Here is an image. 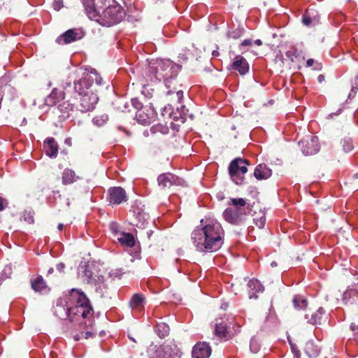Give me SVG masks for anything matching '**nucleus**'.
I'll return each mask as SVG.
<instances>
[{"label":"nucleus","mask_w":358,"mask_h":358,"mask_svg":"<svg viewBox=\"0 0 358 358\" xmlns=\"http://www.w3.org/2000/svg\"><path fill=\"white\" fill-rule=\"evenodd\" d=\"M125 16L124 9L120 5L115 4L108 6L103 13H99L95 22L106 27H110L120 22Z\"/></svg>","instance_id":"4"},{"label":"nucleus","mask_w":358,"mask_h":358,"mask_svg":"<svg viewBox=\"0 0 358 358\" xmlns=\"http://www.w3.org/2000/svg\"><path fill=\"white\" fill-rule=\"evenodd\" d=\"M84 277L87 278L88 282H92L96 280L92 271L88 268H86L84 271Z\"/></svg>","instance_id":"40"},{"label":"nucleus","mask_w":358,"mask_h":358,"mask_svg":"<svg viewBox=\"0 0 358 358\" xmlns=\"http://www.w3.org/2000/svg\"><path fill=\"white\" fill-rule=\"evenodd\" d=\"M56 268L59 272L62 273L64 271L65 264L64 263H59L57 264Z\"/></svg>","instance_id":"46"},{"label":"nucleus","mask_w":358,"mask_h":358,"mask_svg":"<svg viewBox=\"0 0 358 358\" xmlns=\"http://www.w3.org/2000/svg\"><path fill=\"white\" fill-rule=\"evenodd\" d=\"M108 119V115L104 114L94 117L92 121L94 124L101 127L107 122Z\"/></svg>","instance_id":"35"},{"label":"nucleus","mask_w":358,"mask_h":358,"mask_svg":"<svg viewBox=\"0 0 358 358\" xmlns=\"http://www.w3.org/2000/svg\"><path fill=\"white\" fill-rule=\"evenodd\" d=\"M62 184L64 185H68L76 182L78 179H80V177L76 176L74 171L66 168L62 173Z\"/></svg>","instance_id":"24"},{"label":"nucleus","mask_w":358,"mask_h":358,"mask_svg":"<svg viewBox=\"0 0 358 358\" xmlns=\"http://www.w3.org/2000/svg\"><path fill=\"white\" fill-rule=\"evenodd\" d=\"M69 299L71 301L73 306L88 307L92 306L89 299L85 294L78 289H72L70 292Z\"/></svg>","instance_id":"13"},{"label":"nucleus","mask_w":358,"mask_h":358,"mask_svg":"<svg viewBox=\"0 0 358 358\" xmlns=\"http://www.w3.org/2000/svg\"><path fill=\"white\" fill-rule=\"evenodd\" d=\"M53 6L55 10H59L62 7V0L55 1L53 3Z\"/></svg>","instance_id":"44"},{"label":"nucleus","mask_w":358,"mask_h":358,"mask_svg":"<svg viewBox=\"0 0 358 358\" xmlns=\"http://www.w3.org/2000/svg\"><path fill=\"white\" fill-rule=\"evenodd\" d=\"M298 145L304 155L309 156L317 154L320 149L319 138L316 136H307L300 140Z\"/></svg>","instance_id":"6"},{"label":"nucleus","mask_w":358,"mask_h":358,"mask_svg":"<svg viewBox=\"0 0 358 358\" xmlns=\"http://www.w3.org/2000/svg\"><path fill=\"white\" fill-rule=\"evenodd\" d=\"M272 175V171L264 164H259L255 169L254 176L257 180H266Z\"/></svg>","instance_id":"21"},{"label":"nucleus","mask_w":358,"mask_h":358,"mask_svg":"<svg viewBox=\"0 0 358 358\" xmlns=\"http://www.w3.org/2000/svg\"><path fill=\"white\" fill-rule=\"evenodd\" d=\"M76 107L75 103L71 102L70 100H63L62 101L57 108L59 111L62 113L60 116L63 117H69V113L73 110V108Z\"/></svg>","instance_id":"25"},{"label":"nucleus","mask_w":358,"mask_h":358,"mask_svg":"<svg viewBox=\"0 0 358 358\" xmlns=\"http://www.w3.org/2000/svg\"><path fill=\"white\" fill-rule=\"evenodd\" d=\"M4 203H6V201L0 196V211H2L5 208Z\"/></svg>","instance_id":"48"},{"label":"nucleus","mask_w":358,"mask_h":358,"mask_svg":"<svg viewBox=\"0 0 358 358\" xmlns=\"http://www.w3.org/2000/svg\"><path fill=\"white\" fill-rule=\"evenodd\" d=\"M231 69L238 71L241 75L246 74L249 71V64L241 55L236 56L234 62L231 64Z\"/></svg>","instance_id":"18"},{"label":"nucleus","mask_w":358,"mask_h":358,"mask_svg":"<svg viewBox=\"0 0 358 358\" xmlns=\"http://www.w3.org/2000/svg\"><path fill=\"white\" fill-rule=\"evenodd\" d=\"M248 287L249 289V293L250 294V298L257 299V296L256 294L263 292L264 289L261 282L255 278L249 280Z\"/></svg>","instance_id":"23"},{"label":"nucleus","mask_w":358,"mask_h":358,"mask_svg":"<svg viewBox=\"0 0 358 358\" xmlns=\"http://www.w3.org/2000/svg\"><path fill=\"white\" fill-rule=\"evenodd\" d=\"M152 129L155 131L156 130L159 131L163 134H167L169 132V127L161 125V124L154 126Z\"/></svg>","instance_id":"42"},{"label":"nucleus","mask_w":358,"mask_h":358,"mask_svg":"<svg viewBox=\"0 0 358 358\" xmlns=\"http://www.w3.org/2000/svg\"><path fill=\"white\" fill-rule=\"evenodd\" d=\"M355 89H358V76L355 78L352 86V90L353 91Z\"/></svg>","instance_id":"47"},{"label":"nucleus","mask_w":358,"mask_h":358,"mask_svg":"<svg viewBox=\"0 0 358 358\" xmlns=\"http://www.w3.org/2000/svg\"><path fill=\"white\" fill-rule=\"evenodd\" d=\"M34 222V219L32 217H30V221L29 222Z\"/></svg>","instance_id":"58"},{"label":"nucleus","mask_w":358,"mask_h":358,"mask_svg":"<svg viewBox=\"0 0 358 358\" xmlns=\"http://www.w3.org/2000/svg\"><path fill=\"white\" fill-rule=\"evenodd\" d=\"M130 107V101H126L124 99H120L117 101L116 103V108L118 110L125 113L127 111H129Z\"/></svg>","instance_id":"34"},{"label":"nucleus","mask_w":358,"mask_h":358,"mask_svg":"<svg viewBox=\"0 0 358 358\" xmlns=\"http://www.w3.org/2000/svg\"><path fill=\"white\" fill-rule=\"evenodd\" d=\"M343 149L345 152H350L353 149L352 142L350 139H344L343 141Z\"/></svg>","instance_id":"38"},{"label":"nucleus","mask_w":358,"mask_h":358,"mask_svg":"<svg viewBox=\"0 0 358 358\" xmlns=\"http://www.w3.org/2000/svg\"><path fill=\"white\" fill-rule=\"evenodd\" d=\"M130 103L136 110V111H138L141 108L145 106L137 98L131 99L130 100Z\"/></svg>","instance_id":"39"},{"label":"nucleus","mask_w":358,"mask_h":358,"mask_svg":"<svg viewBox=\"0 0 358 358\" xmlns=\"http://www.w3.org/2000/svg\"><path fill=\"white\" fill-rule=\"evenodd\" d=\"M249 162L247 159L241 157L235 158L231 162L229 166V173L231 178L236 185H241L243 182V176L248 172L247 166Z\"/></svg>","instance_id":"5"},{"label":"nucleus","mask_w":358,"mask_h":358,"mask_svg":"<svg viewBox=\"0 0 358 358\" xmlns=\"http://www.w3.org/2000/svg\"><path fill=\"white\" fill-rule=\"evenodd\" d=\"M252 44L251 39H245L241 43V46H250Z\"/></svg>","instance_id":"45"},{"label":"nucleus","mask_w":358,"mask_h":358,"mask_svg":"<svg viewBox=\"0 0 358 358\" xmlns=\"http://www.w3.org/2000/svg\"><path fill=\"white\" fill-rule=\"evenodd\" d=\"M134 215L136 216V219L139 223H141L142 224H144L145 222H146L149 217L150 215L148 213L145 212H141L139 210V209H136L134 210Z\"/></svg>","instance_id":"33"},{"label":"nucleus","mask_w":358,"mask_h":358,"mask_svg":"<svg viewBox=\"0 0 358 358\" xmlns=\"http://www.w3.org/2000/svg\"><path fill=\"white\" fill-rule=\"evenodd\" d=\"M148 237L149 239L151 238V236L153 234V231L152 230H150L147 231Z\"/></svg>","instance_id":"53"},{"label":"nucleus","mask_w":358,"mask_h":358,"mask_svg":"<svg viewBox=\"0 0 358 358\" xmlns=\"http://www.w3.org/2000/svg\"><path fill=\"white\" fill-rule=\"evenodd\" d=\"M79 99V103L76 108L82 113H86L92 110L99 101V97L92 91H87L83 95L76 97Z\"/></svg>","instance_id":"7"},{"label":"nucleus","mask_w":358,"mask_h":358,"mask_svg":"<svg viewBox=\"0 0 358 358\" xmlns=\"http://www.w3.org/2000/svg\"><path fill=\"white\" fill-rule=\"evenodd\" d=\"M87 17L95 21L103 8L104 0H81Z\"/></svg>","instance_id":"9"},{"label":"nucleus","mask_w":358,"mask_h":358,"mask_svg":"<svg viewBox=\"0 0 358 358\" xmlns=\"http://www.w3.org/2000/svg\"><path fill=\"white\" fill-rule=\"evenodd\" d=\"M325 80V76L322 74H320L317 76V81L320 83H322Z\"/></svg>","instance_id":"49"},{"label":"nucleus","mask_w":358,"mask_h":358,"mask_svg":"<svg viewBox=\"0 0 358 358\" xmlns=\"http://www.w3.org/2000/svg\"><path fill=\"white\" fill-rule=\"evenodd\" d=\"M285 55L293 64H296L304 60V57H301L298 50L294 48L287 50L285 52Z\"/></svg>","instance_id":"29"},{"label":"nucleus","mask_w":358,"mask_h":358,"mask_svg":"<svg viewBox=\"0 0 358 358\" xmlns=\"http://www.w3.org/2000/svg\"><path fill=\"white\" fill-rule=\"evenodd\" d=\"M254 43H255V44H256L257 45H262V41L260 39L255 40Z\"/></svg>","instance_id":"52"},{"label":"nucleus","mask_w":358,"mask_h":358,"mask_svg":"<svg viewBox=\"0 0 358 358\" xmlns=\"http://www.w3.org/2000/svg\"><path fill=\"white\" fill-rule=\"evenodd\" d=\"M157 182L159 187L163 189L170 188L171 186H182L184 180L178 176L171 173L160 174L157 178Z\"/></svg>","instance_id":"10"},{"label":"nucleus","mask_w":358,"mask_h":358,"mask_svg":"<svg viewBox=\"0 0 358 358\" xmlns=\"http://www.w3.org/2000/svg\"><path fill=\"white\" fill-rule=\"evenodd\" d=\"M125 190L121 187H110L108 190L107 200L110 204L120 205L127 201Z\"/></svg>","instance_id":"11"},{"label":"nucleus","mask_w":358,"mask_h":358,"mask_svg":"<svg viewBox=\"0 0 358 358\" xmlns=\"http://www.w3.org/2000/svg\"><path fill=\"white\" fill-rule=\"evenodd\" d=\"M214 334L220 338L228 340L231 338V336L227 330V324L223 321L218 322L217 320L215 324Z\"/></svg>","instance_id":"22"},{"label":"nucleus","mask_w":358,"mask_h":358,"mask_svg":"<svg viewBox=\"0 0 358 358\" xmlns=\"http://www.w3.org/2000/svg\"><path fill=\"white\" fill-rule=\"evenodd\" d=\"M64 228V224H59L58 226H57V229L59 230H62V229Z\"/></svg>","instance_id":"54"},{"label":"nucleus","mask_w":358,"mask_h":358,"mask_svg":"<svg viewBox=\"0 0 358 358\" xmlns=\"http://www.w3.org/2000/svg\"><path fill=\"white\" fill-rule=\"evenodd\" d=\"M145 297L141 294H134L130 299L129 305L132 309L139 308L143 306Z\"/></svg>","instance_id":"30"},{"label":"nucleus","mask_w":358,"mask_h":358,"mask_svg":"<svg viewBox=\"0 0 358 358\" xmlns=\"http://www.w3.org/2000/svg\"><path fill=\"white\" fill-rule=\"evenodd\" d=\"M150 358H180L178 352H175L171 345H163L157 348L150 355Z\"/></svg>","instance_id":"14"},{"label":"nucleus","mask_w":358,"mask_h":358,"mask_svg":"<svg viewBox=\"0 0 358 358\" xmlns=\"http://www.w3.org/2000/svg\"><path fill=\"white\" fill-rule=\"evenodd\" d=\"M45 154L50 157H56L58 153V144L54 138H48L43 144Z\"/></svg>","instance_id":"19"},{"label":"nucleus","mask_w":358,"mask_h":358,"mask_svg":"<svg viewBox=\"0 0 358 358\" xmlns=\"http://www.w3.org/2000/svg\"><path fill=\"white\" fill-rule=\"evenodd\" d=\"M246 203V201L243 198L230 199L229 205L231 206L227 208L223 212L224 220L232 224H239L247 214Z\"/></svg>","instance_id":"3"},{"label":"nucleus","mask_w":358,"mask_h":358,"mask_svg":"<svg viewBox=\"0 0 358 358\" xmlns=\"http://www.w3.org/2000/svg\"><path fill=\"white\" fill-rule=\"evenodd\" d=\"M254 222L256 224V226L258 227L259 229L264 228L266 223L265 215L262 214V215L260 217L254 218Z\"/></svg>","instance_id":"37"},{"label":"nucleus","mask_w":358,"mask_h":358,"mask_svg":"<svg viewBox=\"0 0 358 358\" xmlns=\"http://www.w3.org/2000/svg\"><path fill=\"white\" fill-rule=\"evenodd\" d=\"M86 334H87V335H89V334H90V332L87 331V332H86Z\"/></svg>","instance_id":"59"},{"label":"nucleus","mask_w":358,"mask_h":358,"mask_svg":"<svg viewBox=\"0 0 358 358\" xmlns=\"http://www.w3.org/2000/svg\"><path fill=\"white\" fill-rule=\"evenodd\" d=\"M31 288L35 291L38 292H41L42 290H43L46 287V283L45 280H43V277L39 275L37 278H36L34 280L31 282Z\"/></svg>","instance_id":"31"},{"label":"nucleus","mask_w":358,"mask_h":358,"mask_svg":"<svg viewBox=\"0 0 358 358\" xmlns=\"http://www.w3.org/2000/svg\"><path fill=\"white\" fill-rule=\"evenodd\" d=\"M293 304L296 309L301 310L306 308L308 301L300 296H296L293 299Z\"/></svg>","instance_id":"32"},{"label":"nucleus","mask_w":358,"mask_h":358,"mask_svg":"<svg viewBox=\"0 0 358 358\" xmlns=\"http://www.w3.org/2000/svg\"><path fill=\"white\" fill-rule=\"evenodd\" d=\"M276 265H277V264L275 262H274L271 263V266H276Z\"/></svg>","instance_id":"57"},{"label":"nucleus","mask_w":358,"mask_h":358,"mask_svg":"<svg viewBox=\"0 0 358 358\" xmlns=\"http://www.w3.org/2000/svg\"><path fill=\"white\" fill-rule=\"evenodd\" d=\"M292 351L294 353L295 356H299V350H296L292 345Z\"/></svg>","instance_id":"51"},{"label":"nucleus","mask_w":358,"mask_h":358,"mask_svg":"<svg viewBox=\"0 0 358 358\" xmlns=\"http://www.w3.org/2000/svg\"><path fill=\"white\" fill-rule=\"evenodd\" d=\"M302 22L305 25L309 26L312 22V19L307 13H306L303 16Z\"/></svg>","instance_id":"43"},{"label":"nucleus","mask_w":358,"mask_h":358,"mask_svg":"<svg viewBox=\"0 0 358 358\" xmlns=\"http://www.w3.org/2000/svg\"><path fill=\"white\" fill-rule=\"evenodd\" d=\"M157 116L155 108L150 105H146L136 113V119L138 122L148 125L153 122Z\"/></svg>","instance_id":"8"},{"label":"nucleus","mask_w":358,"mask_h":358,"mask_svg":"<svg viewBox=\"0 0 358 358\" xmlns=\"http://www.w3.org/2000/svg\"><path fill=\"white\" fill-rule=\"evenodd\" d=\"M224 231L219 223L205 225L192 234L196 247L199 250L212 252L218 250L223 243Z\"/></svg>","instance_id":"1"},{"label":"nucleus","mask_w":358,"mask_h":358,"mask_svg":"<svg viewBox=\"0 0 358 358\" xmlns=\"http://www.w3.org/2000/svg\"><path fill=\"white\" fill-rule=\"evenodd\" d=\"M211 351V348L207 343L199 342L193 347L192 358H208Z\"/></svg>","instance_id":"15"},{"label":"nucleus","mask_w":358,"mask_h":358,"mask_svg":"<svg viewBox=\"0 0 358 358\" xmlns=\"http://www.w3.org/2000/svg\"><path fill=\"white\" fill-rule=\"evenodd\" d=\"M92 82L91 76L84 77L74 82V90L75 92L78 93V96L83 95L87 91H90V87Z\"/></svg>","instance_id":"17"},{"label":"nucleus","mask_w":358,"mask_h":358,"mask_svg":"<svg viewBox=\"0 0 358 358\" xmlns=\"http://www.w3.org/2000/svg\"><path fill=\"white\" fill-rule=\"evenodd\" d=\"M314 64V59H308L307 61H306V66L308 67H310L311 66H313Z\"/></svg>","instance_id":"50"},{"label":"nucleus","mask_w":358,"mask_h":358,"mask_svg":"<svg viewBox=\"0 0 358 358\" xmlns=\"http://www.w3.org/2000/svg\"><path fill=\"white\" fill-rule=\"evenodd\" d=\"M243 34V29H237L230 33H229L228 36L229 38H231L233 39H238Z\"/></svg>","instance_id":"41"},{"label":"nucleus","mask_w":358,"mask_h":358,"mask_svg":"<svg viewBox=\"0 0 358 358\" xmlns=\"http://www.w3.org/2000/svg\"><path fill=\"white\" fill-rule=\"evenodd\" d=\"M180 69L179 65L173 63L170 60H161L157 62L155 66L150 68V71L155 74L157 80H164L166 87H171L170 84L176 81V77Z\"/></svg>","instance_id":"2"},{"label":"nucleus","mask_w":358,"mask_h":358,"mask_svg":"<svg viewBox=\"0 0 358 358\" xmlns=\"http://www.w3.org/2000/svg\"><path fill=\"white\" fill-rule=\"evenodd\" d=\"M322 308H320L315 312H307L305 315V317L308 322L312 324H317L319 323L322 314Z\"/></svg>","instance_id":"28"},{"label":"nucleus","mask_w":358,"mask_h":358,"mask_svg":"<svg viewBox=\"0 0 358 358\" xmlns=\"http://www.w3.org/2000/svg\"><path fill=\"white\" fill-rule=\"evenodd\" d=\"M102 82V78H99V80L96 79V83L98 85H101Z\"/></svg>","instance_id":"55"},{"label":"nucleus","mask_w":358,"mask_h":358,"mask_svg":"<svg viewBox=\"0 0 358 358\" xmlns=\"http://www.w3.org/2000/svg\"><path fill=\"white\" fill-rule=\"evenodd\" d=\"M325 358H327V357H325Z\"/></svg>","instance_id":"60"},{"label":"nucleus","mask_w":358,"mask_h":358,"mask_svg":"<svg viewBox=\"0 0 358 358\" xmlns=\"http://www.w3.org/2000/svg\"><path fill=\"white\" fill-rule=\"evenodd\" d=\"M117 240L122 245L129 248L134 247L136 243L135 238L131 234L123 231L120 233Z\"/></svg>","instance_id":"27"},{"label":"nucleus","mask_w":358,"mask_h":358,"mask_svg":"<svg viewBox=\"0 0 358 358\" xmlns=\"http://www.w3.org/2000/svg\"><path fill=\"white\" fill-rule=\"evenodd\" d=\"M53 268H50L49 270H48V273H51L53 272Z\"/></svg>","instance_id":"56"},{"label":"nucleus","mask_w":358,"mask_h":358,"mask_svg":"<svg viewBox=\"0 0 358 358\" xmlns=\"http://www.w3.org/2000/svg\"><path fill=\"white\" fill-rule=\"evenodd\" d=\"M93 313L92 306L83 307L72 306L67 308L66 315L71 322L78 320L80 317L87 318V316Z\"/></svg>","instance_id":"12"},{"label":"nucleus","mask_w":358,"mask_h":358,"mask_svg":"<svg viewBox=\"0 0 358 358\" xmlns=\"http://www.w3.org/2000/svg\"><path fill=\"white\" fill-rule=\"evenodd\" d=\"M158 334L159 337L164 338L169 334V327L165 324H158L157 326Z\"/></svg>","instance_id":"36"},{"label":"nucleus","mask_w":358,"mask_h":358,"mask_svg":"<svg viewBox=\"0 0 358 358\" xmlns=\"http://www.w3.org/2000/svg\"><path fill=\"white\" fill-rule=\"evenodd\" d=\"M178 82L177 79L176 78V81L173 82L171 85V87H167L169 89L167 92L168 95H172L175 94V96L173 98H172V101H176V103H180L181 100L183 98V92L182 90L178 89L175 85L178 84Z\"/></svg>","instance_id":"26"},{"label":"nucleus","mask_w":358,"mask_h":358,"mask_svg":"<svg viewBox=\"0 0 358 358\" xmlns=\"http://www.w3.org/2000/svg\"><path fill=\"white\" fill-rule=\"evenodd\" d=\"M78 38V33L73 29H69L63 34L60 35L56 40L57 43L60 45L70 43Z\"/></svg>","instance_id":"20"},{"label":"nucleus","mask_w":358,"mask_h":358,"mask_svg":"<svg viewBox=\"0 0 358 358\" xmlns=\"http://www.w3.org/2000/svg\"><path fill=\"white\" fill-rule=\"evenodd\" d=\"M65 99V94L63 91L54 88L51 93L45 98V103L48 106H57Z\"/></svg>","instance_id":"16"}]
</instances>
